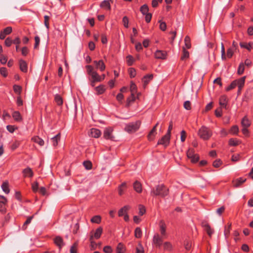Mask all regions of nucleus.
<instances>
[{
    "label": "nucleus",
    "mask_w": 253,
    "mask_h": 253,
    "mask_svg": "<svg viewBox=\"0 0 253 253\" xmlns=\"http://www.w3.org/2000/svg\"><path fill=\"white\" fill-rule=\"evenodd\" d=\"M87 74L91 77L92 80L90 82V85L92 86L95 85V83L96 82H99L102 81V78L94 70L92 66L90 65H87L86 66Z\"/></svg>",
    "instance_id": "1"
},
{
    "label": "nucleus",
    "mask_w": 253,
    "mask_h": 253,
    "mask_svg": "<svg viewBox=\"0 0 253 253\" xmlns=\"http://www.w3.org/2000/svg\"><path fill=\"white\" fill-rule=\"evenodd\" d=\"M169 194V189L164 185H159L156 187V189H153L151 192L152 196H160L164 197Z\"/></svg>",
    "instance_id": "2"
},
{
    "label": "nucleus",
    "mask_w": 253,
    "mask_h": 253,
    "mask_svg": "<svg viewBox=\"0 0 253 253\" xmlns=\"http://www.w3.org/2000/svg\"><path fill=\"white\" fill-rule=\"evenodd\" d=\"M211 130L205 126H202L199 130L198 134L199 136L204 140H207L212 135Z\"/></svg>",
    "instance_id": "3"
},
{
    "label": "nucleus",
    "mask_w": 253,
    "mask_h": 253,
    "mask_svg": "<svg viewBox=\"0 0 253 253\" xmlns=\"http://www.w3.org/2000/svg\"><path fill=\"white\" fill-rule=\"evenodd\" d=\"M141 122L137 121L135 122L130 123L126 125L125 130L128 133H131L136 131L140 127Z\"/></svg>",
    "instance_id": "4"
},
{
    "label": "nucleus",
    "mask_w": 253,
    "mask_h": 253,
    "mask_svg": "<svg viewBox=\"0 0 253 253\" xmlns=\"http://www.w3.org/2000/svg\"><path fill=\"white\" fill-rule=\"evenodd\" d=\"M228 99L225 96H222L219 99V105L221 109L228 110L229 109L228 104Z\"/></svg>",
    "instance_id": "5"
},
{
    "label": "nucleus",
    "mask_w": 253,
    "mask_h": 253,
    "mask_svg": "<svg viewBox=\"0 0 253 253\" xmlns=\"http://www.w3.org/2000/svg\"><path fill=\"white\" fill-rule=\"evenodd\" d=\"M113 129L111 127L106 128L104 131L103 137L106 139L114 140V137L112 135Z\"/></svg>",
    "instance_id": "6"
},
{
    "label": "nucleus",
    "mask_w": 253,
    "mask_h": 253,
    "mask_svg": "<svg viewBox=\"0 0 253 253\" xmlns=\"http://www.w3.org/2000/svg\"><path fill=\"white\" fill-rule=\"evenodd\" d=\"M163 238L161 237L158 233L155 234L153 238V243L156 245V247L160 248L162 245Z\"/></svg>",
    "instance_id": "7"
},
{
    "label": "nucleus",
    "mask_w": 253,
    "mask_h": 253,
    "mask_svg": "<svg viewBox=\"0 0 253 253\" xmlns=\"http://www.w3.org/2000/svg\"><path fill=\"white\" fill-rule=\"evenodd\" d=\"M170 137V135L166 133L165 135H164L161 138V139H160L158 141L157 144L158 145L161 144V145H163L165 146H167L169 142Z\"/></svg>",
    "instance_id": "8"
},
{
    "label": "nucleus",
    "mask_w": 253,
    "mask_h": 253,
    "mask_svg": "<svg viewBox=\"0 0 253 253\" xmlns=\"http://www.w3.org/2000/svg\"><path fill=\"white\" fill-rule=\"evenodd\" d=\"M101 134V131L96 128H92L89 132V135L92 137L98 138Z\"/></svg>",
    "instance_id": "9"
},
{
    "label": "nucleus",
    "mask_w": 253,
    "mask_h": 253,
    "mask_svg": "<svg viewBox=\"0 0 253 253\" xmlns=\"http://www.w3.org/2000/svg\"><path fill=\"white\" fill-rule=\"evenodd\" d=\"M54 243L60 250H61L64 245V243L62 238L59 236H56L54 238Z\"/></svg>",
    "instance_id": "10"
},
{
    "label": "nucleus",
    "mask_w": 253,
    "mask_h": 253,
    "mask_svg": "<svg viewBox=\"0 0 253 253\" xmlns=\"http://www.w3.org/2000/svg\"><path fill=\"white\" fill-rule=\"evenodd\" d=\"M160 231L162 237L166 235V225L163 220H161L159 223Z\"/></svg>",
    "instance_id": "11"
},
{
    "label": "nucleus",
    "mask_w": 253,
    "mask_h": 253,
    "mask_svg": "<svg viewBox=\"0 0 253 253\" xmlns=\"http://www.w3.org/2000/svg\"><path fill=\"white\" fill-rule=\"evenodd\" d=\"M23 176L24 177H32L33 176L34 173L32 170V169L29 167L24 169L23 170Z\"/></svg>",
    "instance_id": "12"
},
{
    "label": "nucleus",
    "mask_w": 253,
    "mask_h": 253,
    "mask_svg": "<svg viewBox=\"0 0 253 253\" xmlns=\"http://www.w3.org/2000/svg\"><path fill=\"white\" fill-rule=\"evenodd\" d=\"M156 58L164 59L166 58L167 53L162 50H157L155 53Z\"/></svg>",
    "instance_id": "13"
},
{
    "label": "nucleus",
    "mask_w": 253,
    "mask_h": 253,
    "mask_svg": "<svg viewBox=\"0 0 253 253\" xmlns=\"http://www.w3.org/2000/svg\"><path fill=\"white\" fill-rule=\"evenodd\" d=\"M130 207L129 206H125L122 208L118 211L119 216H122L125 214L127 213V211L129 210Z\"/></svg>",
    "instance_id": "14"
},
{
    "label": "nucleus",
    "mask_w": 253,
    "mask_h": 253,
    "mask_svg": "<svg viewBox=\"0 0 253 253\" xmlns=\"http://www.w3.org/2000/svg\"><path fill=\"white\" fill-rule=\"evenodd\" d=\"M103 232V229L102 227H99L97 228L94 233V234H91L90 235L93 236V238L98 239L101 237V235Z\"/></svg>",
    "instance_id": "15"
},
{
    "label": "nucleus",
    "mask_w": 253,
    "mask_h": 253,
    "mask_svg": "<svg viewBox=\"0 0 253 253\" xmlns=\"http://www.w3.org/2000/svg\"><path fill=\"white\" fill-rule=\"evenodd\" d=\"M12 116L16 122H20L22 121V117L19 112H13Z\"/></svg>",
    "instance_id": "16"
},
{
    "label": "nucleus",
    "mask_w": 253,
    "mask_h": 253,
    "mask_svg": "<svg viewBox=\"0 0 253 253\" xmlns=\"http://www.w3.org/2000/svg\"><path fill=\"white\" fill-rule=\"evenodd\" d=\"M19 66L21 71L23 72H27V64L23 60H19Z\"/></svg>",
    "instance_id": "17"
},
{
    "label": "nucleus",
    "mask_w": 253,
    "mask_h": 253,
    "mask_svg": "<svg viewBox=\"0 0 253 253\" xmlns=\"http://www.w3.org/2000/svg\"><path fill=\"white\" fill-rule=\"evenodd\" d=\"M241 125L242 127H249L251 125V122L247 116H245L242 120Z\"/></svg>",
    "instance_id": "18"
},
{
    "label": "nucleus",
    "mask_w": 253,
    "mask_h": 253,
    "mask_svg": "<svg viewBox=\"0 0 253 253\" xmlns=\"http://www.w3.org/2000/svg\"><path fill=\"white\" fill-rule=\"evenodd\" d=\"M60 139V133H59L55 136L51 138V142L54 146H56L58 145V141Z\"/></svg>",
    "instance_id": "19"
},
{
    "label": "nucleus",
    "mask_w": 253,
    "mask_h": 253,
    "mask_svg": "<svg viewBox=\"0 0 253 253\" xmlns=\"http://www.w3.org/2000/svg\"><path fill=\"white\" fill-rule=\"evenodd\" d=\"M32 140L38 144L40 146H42L44 145V141L38 136H35L32 138Z\"/></svg>",
    "instance_id": "20"
},
{
    "label": "nucleus",
    "mask_w": 253,
    "mask_h": 253,
    "mask_svg": "<svg viewBox=\"0 0 253 253\" xmlns=\"http://www.w3.org/2000/svg\"><path fill=\"white\" fill-rule=\"evenodd\" d=\"M153 75L152 74L148 75L145 76L142 79L143 82L144 86H146L149 82L152 80Z\"/></svg>",
    "instance_id": "21"
},
{
    "label": "nucleus",
    "mask_w": 253,
    "mask_h": 253,
    "mask_svg": "<svg viewBox=\"0 0 253 253\" xmlns=\"http://www.w3.org/2000/svg\"><path fill=\"white\" fill-rule=\"evenodd\" d=\"M133 188L137 193H141L142 192V186L141 183L138 181H136L133 183Z\"/></svg>",
    "instance_id": "22"
},
{
    "label": "nucleus",
    "mask_w": 253,
    "mask_h": 253,
    "mask_svg": "<svg viewBox=\"0 0 253 253\" xmlns=\"http://www.w3.org/2000/svg\"><path fill=\"white\" fill-rule=\"evenodd\" d=\"M156 129L155 127H153L151 130L150 131L148 135V139L149 141H152L154 139V137L156 134Z\"/></svg>",
    "instance_id": "23"
},
{
    "label": "nucleus",
    "mask_w": 253,
    "mask_h": 253,
    "mask_svg": "<svg viewBox=\"0 0 253 253\" xmlns=\"http://www.w3.org/2000/svg\"><path fill=\"white\" fill-rule=\"evenodd\" d=\"M246 77L244 76L241 78H240L238 80H236L238 88L240 90H241L243 86L244 85Z\"/></svg>",
    "instance_id": "24"
},
{
    "label": "nucleus",
    "mask_w": 253,
    "mask_h": 253,
    "mask_svg": "<svg viewBox=\"0 0 253 253\" xmlns=\"http://www.w3.org/2000/svg\"><path fill=\"white\" fill-rule=\"evenodd\" d=\"M125 247L122 243H120L118 244L116 248L117 253H125Z\"/></svg>",
    "instance_id": "25"
},
{
    "label": "nucleus",
    "mask_w": 253,
    "mask_h": 253,
    "mask_svg": "<svg viewBox=\"0 0 253 253\" xmlns=\"http://www.w3.org/2000/svg\"><path fill=\"white\" fill-rule=\"evenodd\" d=\"M1 188L3 191L6 194H8L10 192L8 181L3 182L1 185Z\"/></svg>",
    "instance_id": "26"
},
{
    "label": "nucleus",
    "mask_w": 253,
    "mask_h": 253,
    "mask_svg": "<svg viewBox=\"0 0 253 253\" xmlns=\"http://www.w3.org/2000/svg\"><path fill=\"white\" fill-rule=\"evenodd\" d=\"M246 180V179L240 177L237 179H236L234 181V186L236 187H238L240 186L242 184H243L244 182H245Z\"/></svg>",
    "instance_id": "27"
},
{
    "label": "nucleus",
    "mask_w": 253,
    "mask_h": 253,
    "mask_svg": "<svg viewBox=\"0 0 253 253\" xmlns=\"http://www.w3.org/2000/svg\"><path fill=\"white\" fill-rule=\"evenodd\" d=\"M3 199L2 201H0V211H4L5 210V204L7 202V199L4 197H1Z\"/></svg>",
    "instance_id": "28"
},
{
    "label": "nucleus",
    "mask_w": 253,
    "mask_h": 253,
    "mask_svg": "<svg viewBox=\"0 0 253 253\" xmlns=\"http://www.w3.org/2000/svg\"><path fill=\"white\" fill-rule=\"evenodd\" d=\"M164 250L165 251H170L172 249V246L169 242H165L163 244Z\"/></svg>",
    "instance_id": "29"
},
{
    "label": "nucleus",
    "mask_w": 253,
    "mask_h": 253,
    "mask_svg": "<svg viewBox=\"0 0 253 253\" xmlns=\"http://www.w3.org/2000/svg\"><path fill=\"white\" fill-rule=\"evenodd\" d=\"M142 232L140 227H137L134 231V236L136 238H140L142 237Z\"/></svg>",
    "instance_id": "30"
},
{
    "label": "nucleus",
    "mask_w": 253,
    "mask_h": 253,
    "mask_svg": "<svg viewBox=\"0 0 253 253\" xmlns=\"http://www.w3.org/2000/svg\"><path fill=\"white\" fill-rule=\"evenodd\" d=\"M140 11L142 13L143 15H145L149 13L148 12L149 11V8L147 4H145L143 5L140 9Z\"/></svg>",
    "instance_id": "31"
},
{
    "label": "nucleus",
    "mask_w": 253,
    "mask_h": 253,
    "mask_svg": "<svg viewBox=\"0 0 253 253\" xmlns=\"http://www.w3.org/2000/svg\"><path fill=\"white\" fill-rule=\"evenodd\" d=\"M89 241L90 243L91 249L92 250H94L96 248L97 244L93 241V236L90 235L89 237Z\"/></svg>",
    "instance_id": "32"
},
{
    "label": "nucleus",
    "mask_w": 253,
    "mask_h": 253,
    "mask_svg": "<svg viewBox=\"0 0 253 253\" xmlns=\"http://www.w3.org/2000/svg\"><path fill=\"white\" fill-rule=\"evenodd\" d=\"M96 68L100 69L101 71L105 70V65L102 60L98 61V64L96 65Z\"/></svg>",
    "instance_id": "33"
},
{
    "label": "nucleus",
    "mask_w": 253,
    "mask_h": 253,
    "mask_svg": "<svg viewBox=\"0 0 253 253\" xmlns=\"http://www.w3.org/2000/svg\"><path fill=\"white\" fill-rule=\"evenodd\" d=\"M130 90L131 91V93L132 94V95L135 94V93H136L137 91V86L135 85V84L132 82H131Z\"/></svg>",
    "instance_id": "34"
},
{
    "label": "nucleus",
    "mask_w": 253,
    "mask_h": 253,
    "mask_svg": "<svg viewBox=\"0 0 253 253\" xmlns=\"http://www.w3.org/2000/svg\"><path fill=\"white\" fill-rule=\"evenodd\" d=\"M100 6L102 8H106L108 9H110V4L108 0H105L103 1L100 4Z\"/></svg>",
    "instance_id": "35"
},
{
    "label": "nucleus",
    "mask_w": 253,
    "mask_h": 253,
    "mask_svg": "<svg viewBox=\"0 0 253 253\" xmlns=\"http://www.w3.org/2000/svg\"><path fill=\"white\" fill-rule=\"evenodd\" d=\"M78 243L77 242L74 243L70 248V253H77V247Z\"/></svg>",
    "instance_id": "36"
},
{
    "label": "nucleus",
    "mask_w": 253,
    "mask_h": 253,
    "mask_svg": "<svg viewBox=\"0 0 253 253\" xmlns=\"http://www.w3.org/2000/svg\"><path fill=\"white\" fill-rule=\"evenodd\" d=\"M204 227L205 228V230H206L207 234L211 236L213 234V231L211 228L210 225L207 223L204 225Z\"/></svg>",
    "instance_id": "37"
},
{
    "label": "nucleus",
    "mask_w": 253,
    "mask_h": 253,
    "mask_svg": "<svg viewBox=\"0 0 253 253\" xmlns=\"http://www.w3.org/2000/svg\"><path fill=\"white\" fill-rule=\"evenodd\" d=\"M182 55L181 56V59L184 60L185 59L188 58L189 56V52L187 51L184 47L182 48Z\"/></svg>",
    "instance_id": "38"
},
{
    "label": "nucleus",
    "mask_w": 253,
    "mask_h": 253,
    "mask_svg": "<svg viewBox=\"0 0 253 253\" xmlns=\"http://www.w3.org/2000/svg\"><path fill=\"white\" fill-rule=\"evenodd\" d=\"M126 188V183H123L121 185L119 186L118 190H119V194L120 195H122L124 193V191Z\"/></svg>",
    "instance_id": "39"
},
{
    "label": "nucleus",
    "mask_w": 253,
    "mask_h": 253,
    "mask_svg": "<svg viewBox=\"0 0 253 253\" xmlns=\"http://www.w3.org/2000/svg\"><path fill=\"white\" fill-rule=\"evenodd\" d=\"M54 100H55V102L58 105H61L63 103L62 98L61 97V96H60L59 95L56 94L55 96Z\"/></svg>",
    "instance_id": "40"
},
{
    "label": "nucleus",
    "mask_w": 253,
    "mask_h": 253,
    "mask_svg": "<svg viewBox=\"0 0 253 253\" xmlns=\"http://www.w3.org/2000/svg\"><path fill=\"white\" fill-rule=\"evenodd\" d=\"M101 218L99 215H95L91 219V222L98 224L101 222Z\"/></svg>",
    "instance_id": "41"
},
{
    "label": "nucleus",
    "mask_w": 253,
    "mask_h": 253,
    "mask_svg": "<svg viewBox=\"0 0 253 253\" xmlns=\"http://www.w3.org/2000/svg\"><path fill=\"white\" fill-rule=\"evenodd\" d=\"M95 90L98 94H102L105 90V88L103 85H99L95 87Z\"/></svg>",
    "instance_id": "42"
},
{
    "label": "nucleus",
    "mask_w": 253,
    "mask_h": 253,
    "mask_svg": "<svg viewBox=\"0 0 253 253\" xmlns=\"http://www.w3.org/2000/svg\"><path fill=\"white\" fill-rule=\"evenodd\" d=\"M84 167H85V168L87 169V170H89V169H92V163H91V162L89 161H85L84 162Z\"/></svg>",
    "instance_id": "43"
},
{
    "label": "nucleus",
    "mask_w": 253,
    "mask_h": 253,
    "mask_svg": "<svg viewBox=\"0 0 253 253\" xmlns=\"http://www.w3.org/2000/svg\"><path fill=\"white\" fill-rule=\"evenodd\" d=\"M195 154V150L192 148L189 149L187 152V156L189 159L193 157V156Z\"/></svg>",
    "instance_id": "44"
},
{
    "label": "nucleus",
    "mask_w": 253,
    "mask_h": 253,
    "mask_svg": "<svg viewBox=\"0 0 253 253\" xmlns=\"http://www.w3.org/2000/svg\"><path fill=\"white\" fill-rule=\"evenodd\" d=\"M185 45L186 48H190L191 47L190 39L189 36H186L184 39Z\"/></svg>",
    "instance_id": "45"
},
{
    "label": "nucleus",
    "mask_w": 253,
    "mask_h": 253,
    "mask_svg": "<svg viewBox=\"0 0 253 253\" xmlns=\"http://www.w3.org/2000/svg\"><path fill=\"white\" fill-rule=\"evenodd\" d=\"M139 214L141 216L143 215L146 212V209L144 206L139 205Z\"/></svg>",
    "instance_id": "46"
},
{
    "label": "nucleus",
    "mask_w": 253,
    "mask_h": 253,
    "mask_svg": "<svg viewBox=\"0 0 253 253\" xmlns=\"http://www.w3.org/2000/svg\"><path fill=\"white\" fill-rule=\"evenodd\" d=\"M135 97L134 94L132 95V94L131 93V96L127 99L126 105L128 106H129L130 103L133 102L135 100Z\"/></svg>",
    "instance_id": "47"
},
{
    "label": "nucleus",
    "mask_w": 253,
    "mask_h": 253,
    "mask_svg": "<svg viewBox=\"0 0 253 253\" xmlns=\"http://www.w3.org/2000/svg\"><path fill=\"white\" fill-rule=\"evenodd\" d=\"M126 61L127 63L129 66H131L132 65L134 62V59L133 57L131 55H128L126 57Z\"/></svg>",
    "instance_id": "48"
},
{
    "label": "nucleus",
    "mask_w": 253,
    "mask_h": 253,
    "mask_svg": "<svg viewBox=\"0 0 253 253\" xmlns=\"http://www.w3.org/2000/svg\"><path fill=\"white\" fill-rule=\"evenodd\" d=\"M6 128L9 132L13 133L16 129H17V127L14 126L8 125L6 126Z\"/></svg>",
    "instance_id": "49"
},
{
    "label": "nucleus",
    "mask_w": 253,
    "mask_h": 253,
    "mask_svg": "<svg viewBox=\"0 0 253 253\" xmlns=\"http://www.w3.org/2000/svg\"><path fill=\"white\" fill-rule=\"evenodd\" d=\"M230 132L234 134H237L239 128L237 126H233L230 129Z\"/></svg>",
    "instance_id": "50"
},
{
    "label": "nucleus",
    "mask_w": 253,
    "mask_h": 253,
    "mask_svg": "<svg viewBox=\"0 0 253 253\" xmlns=\"http://www.w3.org/2000/svg\"><path fill=\"white\" fill-rule=\"evenodd\" d=\"M244 69H245L244 64L243 63H241L238 67V74H239V75L242 74L244 71Z\"/></svg>",
    "instance_id": "51"
},
{
    "label": "nucleus",
    "mask_w": 253,
    "mask_h": 253,
    "mask_svg": "<svg viewBox=\"0 0 253 253\" xmlns=\"http://www.w3.org/2000/svg\"><path fill=\"white\" fill-rule=\"evenodd\" d=\"M186 138V132L182 130L180 132V140L181 142H184Z\"/></svg>",
    "instance_id": "52"
},
{
    "label": "nucleus",
    "mask_w": 253,
    "mask_h": 253,
    "mask_svg": "<svg viewBox=\"0 0 253 253\" xmlns=\"http://www.w3.org/2000/svg\"><path fill=\"white\" fill-rule=\"evenodd\" d=\"M159 23H160V29L164 31L166 30L167 25L165 22H162L161 20L159 21Z\"/></svg>",
    "instance_id": "53"
},
{
    "label": "nucleus",
    "mask_w": 253,
    "mask_h": 253,
    "mask_svg": "<svg viewBox=\"0 0 253 253\" xmlns=\"http://www.w3.org/2000/svg\"><path fill=\"white\" fill-rule=\"evenodd\" d=\"M103 252L105 253H112L113 250L111 246H106L103 248Z\"/></svg>",
    "instance_id": "54"
},
{
    "label": "nucleus",
    "mask_w": 253,
    "mask_h": 253,
    "mask_svg": "<svg viewBox=\"0 0 253 253\" xmlns=\"http://www.w3.org/2000/svg\"><path fill=\"white\" fill-rule=\"evenodd\" d=\"M222 162L220 159H217L213 162V166L215 168H218L221 165Z\"/></svg>",
    "instance_id": "55"
},
{
    "label": "nucleus",
    "mask_w": 253,
    "mask_h": 253,
    "mask_svg": "<svg viewBox=\"0 0 253 253\" xmlns=\"http://www.w3.org/2000/svg\"><path fill=\"white\" fill-rule=\"evenodd\" d=\"M79 228H80V224L78 222L77 223H76L75 224V225L74 226V228H73V233L74 234H76L78 233V231L79 230Z\"/></svg>",
    "instance_id": "56"
},
{
    "label": "nucleus",
    "mask_w": 253,
    "mask_h": 253,
    "mask_svg": "<svg viewBox=\"0 0 253 253\" xmlns=\"http://www.w3.org/2000/svg\"><path fill=\"white\" fill-rule=\"evenodd\" d=\"M33 218V216H29L28 217L26 221L24 223L23 225V228L24 229L26 228V225L31 223L32 218Z\"/></svg>",
    "instance_id": "57"
},
{
    "label": "nucleus",
    "mask_w": 253,
    "mask_h": 253,
    "mask_svg": "<svg viewBox=\"0 0 253 253\" xmlns=\"http://www.w3.org/2000/svg\"><path fill=\"white\" fill-rule=\"evenodd\" d=\"M229 144L230 146H237L238 144V142L236 139L231 138L229 140Z\"/></svg>",
    "instance_id": "58"
},
{
    "label": "nucleus",
    "mask_w": 253,
    "mask_h": 253,
    "mask_svg": "<svg viewBox=\"0 0 253 253\" xmlns=\"http://www.w3.org/2000/svg\"><path fill=\"white\" fill-rule=\"evenodd\" d=\"M191 161L193 163L197 162L199 160V156L198 154H195L192 158H190Z\"/></svg>",
    "instance_id": "59"
},
{
    "label": "nucleus",
    "mask_w": 253,
    "mask_h": 253,
    "mask_svg": "<svg viewBox=\"0 0 253 253\" xmlns=\"http://www.w3.org/2000/svg\"><path fill=\"white\" fill-rule=\"evenodd\" d=\"M21 41L19 38H16L13 41V43L16 44V51H18L19 50V44H20Z\"/></svg>",
    "instance_id": "60"
},
{
    "label": "nucleus",
    "mask_w": 253,
    "mask_h": 253,
    "mask_svg": "<svg viewBox=\"0 0 253 253\" xmlns=\"http://www.w3.org/2000/svg\"><path fill=\"white\" fill-rule=\"evenodd\" d=\"M13 90L15 93L20 94L21 90V87L19 85L15 84L13 86Z\"/></svg>",
    "instance_id": "61"
},
{
    "label": "nucleus",
    "mask_w": 253,
    "mask_h": 253,
    "mask_svg": "<svg viewBox=\"0 0 253 253\" xmlns=\"http://www.w3.org/2000/svg\"><path fill=\"white\" fill-rule=\"evenodd\" d=\"M237 85V83L236 82V81H233L231 84L227 87L226 88V90L227 91H229L234 88H235Z\"/></svg>",
    "instance_id": "62"
},
{
    "label": "nucleus",
    "mask_w": 253,
    "mask_h": 253,
    "mask_svg": "<svg viewBox=\"0 0 253 253\" xmlns=\"http://www.w3.org/2000/svg\"><path fill=\"white\" fill-rule=\"evenodd\" d=\"M123 24L126 28L128 27V19L126 16H124L123 18Z\"/></svg>",
    "instance_id": "63"
},
{
    "label": "nucleus",
    "mask_w": 253,
    "mask_h": 253,
    "mask_svg": "<svg viewBox=\"0 0 253 253\" xmlns=\"http://www.w3.org/2000/svg\"><path fill=\"white\" fill-rule=\"evenodd\" d=\"M184 107L186 110H190L191 108V103L189 101H185L183 104Z\"/></svg>",
    "instance_id": "64"
}]
</instances>
